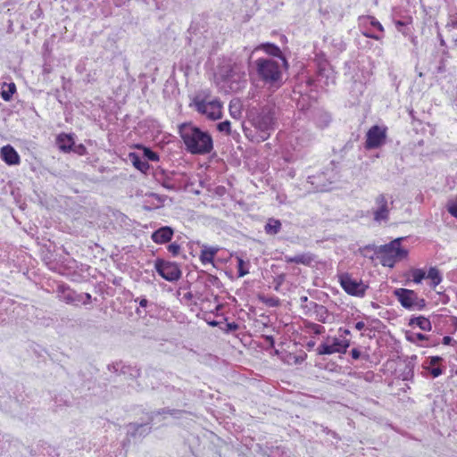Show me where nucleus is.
Returning a JSON list of instances; mask_svg holds the SVG:
<instances>
[{
	"mask_svg": "<svg viewBox=\"0 0 457 457\" xmlns=\"http://www.w3.org/2000/svg\"><path fill=\"white\" fill-rule=\"evenodd\" d=\"M252 59V54L245 47L240 54H232L223 59L218 68L219 79L233 92H237L246 84V66Z\"/></svg>",
	"mask_w": 457,
	"mask_h": 457,
	"instance_id": "nucleus-1",
	"label": "nucleus"
},
{
	"mask_svg": "<svg viewBox=\"0 0 457 457\" xmlns=\"http://www.w3.org/2000/svg\"><path fill=\"white\" fill-rule=\"evenodd\" d=\"M249 122L252 128L243 125L245 136L252 142L260 143L267 140L275 126V109L265 105L256 112H251Z\"/></svg>",
	"mask_w": 457,
	"mask_h": 457,
	"instance_id": "nucleus-2",
	"label": "nucleus"
},
{
	"mask_svg": "<svg viewBox=\"0 0 457 457\" xmlns=\"http://www.w3.org/2000/svg\"><path fill=\"white\" fill-rule=\"evenodd\" d=\"M179 134L187 153L195 155H205L213 150L212 135L191 122L179 126Z\"/></svg>",
	"mask_w": 457,
	"mask_h": 457,
	"instance_id": "nucleus-3",
	"label": "nucleus"
},
{
	"mask_svg": "<svg viewBox=\"0 0 457 457\" xmlns=\"http://www.w3.org/2000/svg\"><path fill=\"white\" fill-rule=\"evenodd\" d=\"M253 68L258 79L270 89L276 90L283 84V62L271 57H262L255 60Z\"/></svg>",
	"mask_w": 457,
	"mask_h": 457,
	"instance_id": "nucleus-4",
	"label": "nucleus"
},
{
	"mask_svg": "<svg viewBox=\"0 0 457 457\" xmlns=\"http://www.w3.org/2000/svg\"><path fill=\"white\" fill-rule=\"evenodd\" d=\"M189 105L198 113L212 120L220 119L222 114V104L220 100L210 98L204 91L197 93Z\"/></svg>",
	"mask_w": 457,
	"mask_h": 457,
	"instance_id": "nucleus-5",
	"label": "nucleus"
},
{
	"mask_svg": "<svg viewBox=\"0 0 457 457\" xmlns=\"http://www.w3.org/2000/svg\"><path fill=\"white\" fill-rule=\"evenodd\" d=\"M402 240L403 238L399 237L379 246L378 253L383 266L393 268L396 262L407 257L408 251L401 246Z\"/></svg>",
	"mask_w": 457,
	"mask_h": 457,
	"instance_id": "nucleus-6",
	"label": "nucleus"
},
{
	"mask_svg": "<svg viewBox=\"0 0 457 457\" xmlns=\"http://www.w3.org/2000/svg\"><path fill=\"white\" fill-rule=\"evenodd\" d=\"M393 204L392 196L386 194H379L374 198L370 212L376 224L382 225L389 221Z\"/></svg>",
	"mask_w": 457,
	"mask_h": 457,
	"instance_id": "nucleus-7",
	"label": "nucleus"
},
{
	"mask_svg": "<svg viewBox=\"0 0 457 457\" xmlns=\"http://www.w3.org/2000/svg\"><path fill=\"white\" fill-rule=\"evenodd\" d=\"M394 295L406 310L421 311L426 306V301L423 298H420L413 290L407 288H396L394 291Z\"/></svg>",
	"mask_w": 457,
	"mask_h": 457,
	"instance_id": "nucleus-8",
	"label": "nucleus"
},
{
	"mask_svg": "<svg viewBox=\"0 0 457 457\" xmlns=\"http://www.w3.org/2000/svg\"><path fill=\"white\" fill-rule=\"evenodd\" d=\"M358 26L361 34L366 37L381 40L384 37V27L374 16H360Z\"/></svg>",
	"mask_w": 457,
	"mask_h": 457,
	"instance_id": "nucleus-9",
	"label": "nucleus"
},
{
	"mask_svg": "<svg viewBox=\"0 0 457 457\" xmlns=\"http://www.w3.org/2000/svg\"><path fill=\"white\" fill-rule=\"evenodd\" d=\"M350 346L348 338L339 337H327L317 348V353L320 355H330L333 353H345Z\"/></svg>",
	"mask_w": 457,
	"mask_h": 457,
	"instance_id": "nucleus-10",
	"label": "nucleus"
},
{
	"mask_svg": "<svg viewBox=\"0 0 457 457\" xmlns=\"http://www.w3.org/2000/svg\"><path fill=\"white\" fill-rule=\"evenodd\" d=\"M154 267L157 273L167 281H177L181 277L180 268L175 262L158 259L155 262Z\"/></svg>",
	"mask_w": 457,
	"mask_h": 457,
	"instance_id": "nucleus-11",
	"label": "nucleus"
},
{
	"mask_svg": "<svg viewBox=\"0 0 457 457\" xmlns=\"http://www.w3.org/2000/svg\"><path fill=\"white\" fill-rule=\"evenodd\" d=\"M340 285L348 295L357 297H363L368 289V286L361 280L353 278L348 274L340 277Z\"/></svg>",
	"mask_w": 457,
	"mask_h": 457,
	"instance_id": "nucleus-12",
	"label": "nucleus"
},
{
	"mask_svg": "<svg viewBox=\"0 0 457 457\" xmlns=\"http://www.w3.org/2000/svg\"><path fill=\"white\" fill-rule=\"evenodd\" d=\"M386 129L378 126H372L367 132L365 146L374 149L382 145L386 140Z\"/></svg>",
	"mask_w": 457,
	"mask_h": 457,
	"instance_id": "nucleus-13",
	"label": "nucleus"
},
{
	"mask_svg": "<svg viewBox=\"0 0 457 457\" xmlns=\"http://www.w3.org/2000/svg\"><path fill=\"white\" fill-rule=\"evenodd\" d=\"M151 427L147 423H129L126 427L128 440L137 441L149 434Z\"/></svg>",
	"mask_w": 457,
	"mask_h": 457,
	"instance_id": "nucleus-14",
	"label": "nucleus"
},
{
	"mask_svg": "<svg viewBox=\"0 0 457 457\" xmlns=\"http://www.w3.org/2000/svg\"><path fill=\"white\" fill-rule=\"evenodd\" d=\"M259 50L264 51L266 54H268L269 55H270L272 57L278 58L279 61L281 62H283V66L285 67V69H287V61L284 57L280 48L278 46H276L275 44H272V43L260 44L257 46H255L253 49V51H251L249 54H253L254 52L259 51Z\"/></svg>",
	"mask_w": 457,
	"mask_h": 457,
	"instance_id": "nucleus-15",
	"label": "nucleus"
},
{
	"mask_svg": "<svg viewBox=\"0 0 457 457\" xmlns=\"http://www.w3.org/2000/svg\"><path fill=\"white\" fill-rule=\"evenodd\" d=\"M442 318L441 315H433L432 320L424 316L411 317L409 320V326L418 327L423 331H430L432 329V322L436 323Z\"/></svg>",
	"mask_w": 457,
	"mask_h": 457,
	"instance_id": "nucleus-16",
	"label": "nucleus"
},
{
	"mask_svg": "<svg viewBox=\"0 0 457 457\" xmlns=\"http://www.w3.org/2000/svg\"><path fill=\"white\" fill-rule=\"evenodd\" d=\"M0 158L8 165H17L21 158L17 151L10 145H4L0 150Z\"/></svg>",
	"mask_w": 457,
	"mask_h": 457,
	"instance_id": "nucleus-17",
	"label": "nucleus"
},
{
	"mask_svg": "<svg viewBox=\"0 0 457 457\" xmlns=\"http://www.w3.org/2000/svg\"><path fill=\"white\" fill-rule=\"evenodd\" d=\"M285 262L287 263L303 264L312 266L316 262V256L311 253H304L294 256L285 255Z\"/></svg>",
	"mask_w": 457,
	"mask_h": 457,
	"instance_id": "nucleus-18",
	"label": "nucleus"
},
{
	"mask_svg": "<svg viewBox=\"0 0 457 457\" xmlns=\"http://www.w3.org/2000/svg\"><path fill=\"white\" fill-rule=\"evenodd\" d=\"M173 229L169 226H164L155 230L152 236V240L156 244H165L171 240Z\"/></svg>",
	"mask_w": 457,
	"mask_h": 457,
	"instance_id": "nucleus-19",
	"label": "nucleus"
},
{
	"mask_svg": "<svg viewBox=\"0 0 457 457\" xmlns=\"http://www.w3.org/2000/svg\"><path fill=\"white\" fill-rule=\"evenodd\" d=\"M283 140V148L287 154L294 151H299L302 147V141L298 133H290Z\"/></svg>",
	"mask_w": 457,
	"mask_h": 457,
	"instance_id": "nucleus-20",
	"label": "nucleus"
},
{
	"mask_svg": "<svg viewBox=\"0 0 457 457\" xmlns=\"http://www.w3.org/2000/svg\"><path fill=\"white\" fill-rule=\"evenodd\" d=\"M74 138L71 134H60L56 138V144L59 149L64 153H68L71 150L74 145Z\"/></svg>",
	"mask_w": 457,
	"mask_h": 457,
	"instance_id": "nucleus-21",
	"label": "nucleus"
},
{
	"mask_svg": "<svg viewBox=\"0 0 457 457\" xmlns=\"http://www.w3.org/2000/svg\"><path fill=\"white\" fill-rule=\"evenodd\" d=\"M129 161L134 165L136 169L142 172H145L149 169V164L145 159L137 153H130L129 154Z\"/></svg>",
	"mask_w": 457,
	"mask_h": 457,
	"instance_id": "nucleus-22",
	"label": "nucleus"
},
{
	"mask_svg": "<svg viewBox=\"0 0 457 457\" xmlns=\"http://www.w3.org/2000/svg\"><path fill=\"white\" fill-rule=\"evenodd\" d=\"M217 247L203 245L200 253V260L203 264L212 263L215 254L218 252Z\"/></svg>",
	"mask_w": 457,
	"mask_h": 457,
	"instance_id": "nucleus-23",
	"label": "nucleus"
},
{
	"mask_svg": "<svg viewBox=\"0 0 457 457\" xmlns=\"http://www.w3.org/2000/svg\"><path fill=\"white\" fill-rule=\"evenodd\" d=\"M426 278L430 280V287L434 289L442 282L443 279L441 272L436 267L429 268Z\"/></svg>",
	"mask_w": 457,
	"mask_h": 457,
	"instance_id": "nucleus-24",
	"label": "nucleus"
},
{
	"mask_svg": "<svg viewBox=\"0 0 457 457\" xmlns=\"http://www.w3.org/2000/svg\"><path fill=\"white\" fill-rule=\"evenodd\" d=\"M281 229V222L280 220L270 218L268 220L264 226V231L266 234L274 236L278 234Z\"/></svg>",
	"mask_w": 457,
	"mask_h": 457,
	"instance_id": "nucleus-25",
	"label": "nucleus"
},
{
	"mask_svg": "<svg viewBox=\"0 0 457 457\" xmlns=\"http://www.w3.org/2000/svg\"><path fill=\"white\" fill-rule=\"evenodd\" d=\"M410 275L414 283L420 284L426 278V271L422 269H412Z\"/></svg>",
	"mask_w": 457,
	"mask_h": 457,
	"instance_id": "nucleus-26",
	"label": "nucleus"
},
{
	"mask_svg": "<svg viewBox=\"0 0 457 457\" xmlns=\"http://www.w3.org/2000/svg\"><path fill=\"white\" fill-rule=\"evenodd\" d=\"M446 28L449 29H457V11L455 9H451L448 12Z\"/></svg>",
	"mask_w": 457,
	"mask_h": 457,
	"instance_id": "nucleus-27",
	"label": "nucleus"
},
{
	"mask_svg": "<svg viewBox=\"0 0 457 457\" xmlns=\"http://www.w3.org/2000/svg\"><path fill=\"white\" fill-rule=\"evenodd\" d=\"M315 304V312L317 313V320L320 322L325 323L328 317V311L323 305Z\"/></svg>",
	"mask_w": 457,
	"mask_h": 457,
	"instance_id": "nucleus-28",
	"label": "nucleus"
},
{
	"mask_svg": "<svg viewBox=\"0 0 457 457\" xmlns=\"http://www.w3.org/2000/svg\"><path fill=\"white\" fill-rule=\"evenodd\" d=\"M78 298L79 294L72 290H68L63 295V299L67 303H78Z\"/></svg>",
	"mask_w": 457,
	"mask_h": 457,
	"instance_id": "nucleus-29",
	"label": "nucleus"
},
{
	"mask_svg": "<svg viewBox=\"0 0 457 457\" xmlns=\"http://www.w3.org/2000/svg\"><path fill=\"white\" fill-rule=\"evenodd\" d=\"M229 113L234 119H240L242 112L239 104L231 102L229 104Z\"/></svg>",
	"mask_w": 457,
	"mask_h": 457,
	"instance_id": "nucleus-30",
	"label": "nucleus"
},
{
	"mask_svg": "<svg viewBox=\"0 0 457 457\" xmlns=\"http://www.w3.org/2000/svg\"><path fill=\"white\" fill-rule=\"evenodd\" d=\"M15 90H16V87H15L14 83L9 84L8 91L4 90L1 94L3 99L5 101H9L12 98V95L14 94Z\"/></svg>",
	"mask_w": 457,
	"mask_h": 457,
	"instance_id": "nucleus-31",
	"label": "nucleus"
},
{
	"mask_svg": "<svg viewBox=\"0 0 457 457\" xmlns=\"http://www.w3.org/2000/svg\"><path fill=\"white\" fill-rule=\"evenodd\" d=\"M447 210L452 216L457 218V197L448 202Z\"/></svg>",
	"mask_w": 457,
	"mask_h": 457,
	"instance_id": "nucleus-32",
	"label": "nucleus"
},
{
	"mask_svg": "<svg viewBox=\"0 0 457 457\" xmlns=\"http://www.w3.org/2000/svg\"><path fill=\"white\" fill-rule=\"evenodd\" d=\"M144 158H146L152 162H156L159 160L158 154L149 148H144Z\"/></svg>",
	"mask_w": 457,
	"mask_h": 457,
	"instance_id": "nucleus-33",
	"label": "nucleus"
},
{
	"mask_svg": "<svg viewBox=\"0 0 457 457\" xmlns=\"http://www.w3.org/2000/svg\"><path fill=\"white\" fill-rule=\"evenodd\" d=\"M248 270L245 268V262L241 258H237V273L238 277H244L248 274Z\"/></svg>",
	"mask_w": 457,
	"mask_h": 457,
	"instance_id": "nucleus-34",
	"label": "nucleus"
},
{
	"mask_svg": "<svg viewBox=\"0 0 457 457\" xmlns=\"http://www.w3.org/2000/svg\"><path fill=\"white\" fill-rule=\"evenodd\" d=\"M230 127H231V124H230V121H228V120H225V121L220 122L217 125L218 130L220 132H224L227 135L230 134Z\"/></svg>",
	"mask_w": 457,
	"mask_h": 457,
	"instance_id": "nucleus-35",
	"label": "nucleus"
},
{
	"mask_svg": "<svg viewBox=\"0 0 457 457\" xmlns=\"http://www.w3.org/2000/svg\"><path fill=\"white\" fill-rule=\"evenodd\" d=\"M92 296L88 293H80L79 294L78 303H82L83 304H88L91 303Z\"/></svg>",
	"mask_w": 457,
	"mask_h": 457,
	"instance_id": "nucleus-36",
	"label": "nucleus"
},
{
	"mask_svg": "<svg viewBox=\"0 0 457 457\" xmlns=\"http://www.w3.org/2000/svg\"><path fill=\"white\" fill-rule=\"evenodd\" d=\"M168 250L169 252L173 255V256H177L179 255V252H180V245L174 242V243H171L169 246H168Z\"/></svg>",
	"mask_w": 457,
	"mask_h": 457,
	"instance_id": "nucleus-37",
	"label": "nucleus"
},
{
	"mask_svg": "<svg viewBox=\"0 0 457 457\" xmlns=\"http://www.w3.org/2000/svg\"><path fill=\"white\" fill-rule=\"evenodd\" d=\"M315 178L313 177H309L308 178V182L311 183L312 185L315 186V188L317 190H320V191H327L329 189V187L327 186V185H320V184H316L315 181H314Z\"/></svg>",
	"mask_w": 457,
	"mask_h": 457,
	"instance_id": "nucleus-38",
	"label": "nucleus"
},
{
	"mask_svg": "<svg viewBox=\"0 0 457 457\" xmlns=\"http://www.w3.org/2000/svg\"><path fill=\"white\" fill-rule=\"evenodd\" d=\"M333 44L339 52L345 50L346 45L342 38L333 39Z\"/></svg>",
	"mask_w": 457,
	"mask_h": 457,
	"instance_id": "nucleus-39",
	"label": "nucleus"
},
{
	"mask_svg": "<svg viewBox=\"0 0 457 457\" xmlns=\"http://www.w3.org/2000/svg\"><path fill=\"white\" fill-rule=\"evenodd\" d=\"M310 328L316 335L322 334L325 331V328L323 326L315 323H312L310 326Z\"/></svg>",
	"mask_w": 457,
	"mask_h": 457,
	"instance_id": "nucleus-40",
	"label": "nucleus"
},
{
	"mask_svg": "<svg viewBox=\"0 0 457 457\" xmlns=\"http://www.w3.org/2000/svg\"><path fill=\"white\" fill-rule=\"evenodd\" d=\"M429 371L433 378H437L443 373L442 369H440L439 367H434L430 369Z\"/></svg>",
	"mask_w": 457,
	"mask_h": 457,
	"instance_id": "nucleus-41",
	"label": "nucleus"
},
{
	"mask_svg": "<svg viewBox=\"0 0 457 457\" xmlns=\"http://www.w3.org/2000/svg\"><path fill=\"white\" fill-rule=\"evenodd\" d=\"M135 302H138L139 306L142 308H145L148 305V300L145 296L136 299Z\"/></svg>",
	"mask_w": 457,
	"mask_h": 457,
	"instance_id": "nucleus-42",
	"label": "nucleus"
},
{
	"mask_svg": "<svg viewBox=\"0 0 457 457\" xmlns=\"http://www.w3.org/2000/svg\"><path fill=\"white\" fill-rule=\"evenodd\" d=\"M338 334H339L340 338H343V337L347 338V337L350 335V330L347 328H340L338 329Z\"/></svg>",
	"mask_w": 457,
	"mask_h": 457,
	"instance_id": "nucleus-43",
	"label": "nucleus"
},
{
	"mask_svg": "<svg viewBox=\"0 0 457 457\" xmlns=\"http://www.w3.org/2000/svg\"><path fill=\"white\" fill-rule=\"evenodd\" d=\"M172 417L174 418H180L185 412L182 411L178 410H172V411H167Z\"/></svg>",
	"mask_w": 457,
	"mask_h": 457,
	"instance_id": "nucleus-44",
	"label": "nucleus"
},
{
	"mask_svg": "<svg viewBox=\"0 0 457 457\" xmlns=\"http://www.w3.org/2000/svg\"><path fill=\"white\" fill-rule=\"evenodd\" d=\"M351 356L354 360H358L361 357V352L357 348H353L351 351Z\"/></svg>",
	"mask_w": 457,
	"mask_h": 457,
	"instance_id": "nucleus-45",
	"label": "nucleus"
},
{
	"mask_svg": "<svg viewBox=\"0 0 457 457\" xmlns=\"http://www.w3.org/2000/svg\"><path fill=\"white\" fill-rule=\"evenodd\" d=\"M453 341H454V340H453L451 337H449V336H445V337H443L442 343H443L444 345H451Z\"/></svg>",
	"mask_w": 457,
	"mask_h": 457,
	"instance_id": "nucleus-46",
	"label": "nucleus"
},
{
	"mask_svg": "<svg viewBox=\"0 0 457 457\" xmlns=\"http://www.w3.org/2000/svg\"><path fill=\"white\" fill-rule=\"evenodd\" d=\"M441 357L439 356H433L430 358L429 364L431 366H435L436 363H438L441 361Z\"/></svg>",
	"mask_w": 457,
	"mask_h": 457,
	"instance_id": "nucleus-47",
	"label": "nucleus"
},
{
	"mask_svg": "<svg viewBox=\"0 0 457 457\" xmlns=\"http://www.w3.org/2000/svg\"><path fill=\"white\" fill-rule=\"evenodd\" d=\"M365 323L363 321H358L355 323L354 328L355 329L361 331L364 328Z\"/></svg>",
	"mask_w": 457,
	"mask_h": 457,
	"instance_id": "nucleus-48",
	"label": "nucleus"
},
{
	"mask_svg": "<svg viewBox=\"0 0 457 457\" xmlns=\"http://www.w3.org/2000/svg\"><path fill=\"white\" fill-rule=\"evenodd\" d=\"M415 338L419 341H422V340H425L427 339V336H425L424 334H421V333H416L414 335Z\"/></svg>",
	"mask_w": 457,
	"mask_h": 457,
	"instance_id": "nucleus-49",
	"label": "nucleus"
},
{
	"mask_svg": "<svg viewBox=\"0 0 457 457\" xmlns=\"http://www.w3.org/2000/svg\"><path fill=\"white\" fill-rule=\"evenodd\" d=\"M449 319V320L455 326L457 327V318L456 317H453V316H451V317H447Z\"/></svg>",
	"mask_w": 457,
	"mask_h": 457,
	"instance_id": "nucleus-50",
	"label": "nucleus"
},
{
	"mask_svg": "<svg viewBox=\"0 0 457 457\" xmlns=\"http://www.w3.org/2000/svg\"><path fill=\"white\" fill-rule=\"evenodd\" d=\"M404 25H405V23H404L403 21H397L395 22V26H396V28H397V29H398V30H400V27H403V26H404Z\"/></svg>",
	"mask_w": 457,
	"mask_h": 457,
	"instance_id": "nucleus-51",
	"label": "nucleus"
},
{
	"mask_svg": "<svg viewBox=\"0 0 457 457\" xmlns=\"http://www.w3.org/2000/svg\"><path fill=\"white\" fill-rule=\"evenodd\" d=\"M84 152H85V147L82 145H79L77 153H79V154H83Z\"/></svg>",
	"mask_w": 457,
	"mask_h": 457,
	"instance_id": "nucleus-52",
	"label": "nucleus"
},
{
	"mask_svg": "<svg viewBox=\"0 0 457 457\" xmlns=\"http://www.w3.org/2000/svg\"><path fill=\"white\" fill-rule=\"evenodd\" d=\"M131 375L134 376V377L138 376L139 375V370L137 369H133Z\"/></svg>",
	"mask_w": 457,
	"mask_h": 457,
	"instance_id": "nucleus-53",
	"label": "nucleus"
},
{
	"mask_svg": "<svg viewBox=\"0 0 457 457\" xmlns=\"http://www.w3.org/2000/svg\"><path fill=\"white\" fill-rule=\"evenodd\" d=\"M228 327H229V328H231V329H236V328H237V325H236L235 323H229V324H228Z\"/></svg>",
	"mask_w": 457,
	"mask_h": 457,
	"instance_id": "nucleus-54",
	"label": "nucleus"
},
{
	"mask_svg": "<svg viewBox=\"0 0 457 457\" xmlns=\"http://www.w3.org/2000/svg\"><path fill=\"white\" fill-rule=\"evenodd\" d=\"M438 37H439V39H440V44H441V46H444V45H445V40H444V38L442 37L441 34H438Z\"/></svg>",
	"mask_w": 457,
	"mask_h": 457,
	"instance_id": "nucleus-55",
	"label": "nucleus"
},
{
	"mask_svg": "<svg viewBox=\"0 0 457 457\" xmlns=\"http://www.w3.org/2000/svg\"><path fill=\"white\" fill-rule=\"evenodd\" d=\"M277 303H278V300H276L274 303H273V301H270L271 305H276Z\"/></svg>",
	"mask_w": 457,
	"mask_h": 457,
	"instance_id": "nucleus-56",
	"label": "nucleus"
},
{
	"mask_svg": "<svg viewBox=\"0 0 457 457\" xmlns=\"http://www.w3.org/2000/svg\"><path fill=\"white\" fill-rule=\"evenodd\" d=\"M277 303H278V300H276L274 303H273V301H270L271 305H276Z\"/></svg>",
	"mask_w": 457,
	"mask_h": 457,
	"instance_id": "nucleus-57",
	"label": "nucleus"
},
{
	"mask_svg": "<svg viewBox=\"0 0 457 457\" xmlns=\"http://www.w3.org/2000/svg\"><path fill=\"white\" fill-rule=\"evenodd\" d=\"M301 300H302V301H307V297H306V296H304V297H301Z\"/></svg>",
	"mask_w": 457,
	"mask_h": 457,
	"instance_id": "nucleus-58",
	"label": "nucleus"
}]
</instances>
